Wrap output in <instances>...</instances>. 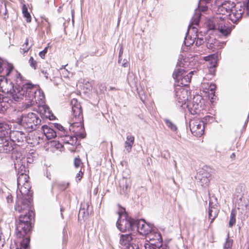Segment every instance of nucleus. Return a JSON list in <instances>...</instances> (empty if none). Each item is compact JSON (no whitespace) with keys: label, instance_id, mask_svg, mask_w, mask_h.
Returning <instances> with one entry per match:
<instances>
[{"label":"nucleus","instance_id":"1","mask_svg":"<svg viewBox=\"0 0 249 249\" xmlns=\"http://www.w3.org/2000/svg\"><path fill=\"white\" fill-rule=\"evenodd\" d=\"M13 81H8L7 78L0 77V91L4 95H1L2 104L1 110H6L12 103L21 101L25 98L24 106L25 108H28L37 102L36 94H39V98L42 100L44 98V93L36 85L27 83L23 85V78L17 71L13 72Z\"/></svg>","mask_w":249,"mask_h":249},{"label":"nucleus","instance_id":"2","mask_svg":"<svg viewBox=\"0 0 249 249\" xmlns=\"http://www.w3.org/2000/svg\"><path fill=\"white\" fill-rule=\"evenodd\" d=\"M30 184H25L23 186H18L17 191V200L15 209L18 212L22 211L26 212L30 208L32 200V192L30 190Z\"/></svg>","mask_w":249,"mask_h":249},{"label":"nucleus","instance_id":"3","mask_svg":"<svg viewBox=\"0 0 249 249\" xmlns=\"http://www.w3.org/2000/svg\"><path fill=\"white\" fill-rule=\"evenodd\" d=\"M21 213L23 214H20L19 217V220L16 226L17 235L21 238L24 236L30 230L31 220L34 217V213L28 208V210L22 211Z\"/></svg>","mask_w":249,"mask_h":249},{"label":"nucleus","instance_id":"4","mask_svg":"<svg viewBox=\"0 0 249 249\" xmlns=\"http://www.w3.org/2000/svg\"><path fill=\"white\" fill-rule=\"evenodd\" d=\"M41 122L38 115L33 112L23 114L17 119V123L29 132L36 129Z\"/></svg>","mask_w":249,"mask_h":249},{"label":"nucleus","instance_id":"5","mask_svg":"<svg viewBox=\"0 0 249 249\" xmlns=\"http://www.w3.org/2000/svg\"><path fill=\"white\" fill-rule=\"evenodd\" d=\"M70 130H72L75 136H72L65 133L63 137H61L64 143L75 145L77 142V137L84 138L86 136L83 124L81 122H74L71 125Z\"/></svg>","mask_w":249,"mask_h":249},{"label":"nucleus","instance_id":"6","mask_svg":"<svg viewBox=\"0 0 249 249\" xmlns=\"http://www.w3.org/2000/svg\"><path fill=\"white\" fill-rule=\"evenodd\" d=\"M195 72L196 71H191L187 73L182 68L175 70L173 74V77L176 81V86L182 87L188 86Z\"/></svg>","mask_w":249,"mask_h":249},{"label":"nucleus","instance_id":"7","mask_svg":"<svg viewBox=\"0 0 249 249\" xmlns=\"http://www.w3.org/2000/svg\"><path fill=\"white\" fill-rule=\"evenodd\" d=\"M225 17H221V16H217L214 18L213 20L210 21L212 23V26L210 27L211 29L218 30L220 33L223 35L227 36L231 33V28L228 26V24H226L224 21Z\"/></svg>","mask_w":249,"mask_h":249},{"label":"nucleus","instance_id":"8","mask_svg":"<svg viewBox=\"0 0 249 249\" xmlns=\"http://www.w3.org/2000/svg\"><path fill=\"white\" fill-rule=\"evenodd\" d=\"M249 17L246 15V6L245 3L238 2L234 5L230 14H229L230 19L234 23H237L243 17Z\"/></svg>","mask_w":249,"mask_h":249},{"label":"nucleus","instance_id":"9","mask_svg":"<svg viewBox=\"0 0 249 249\" xmlns=\"http://www.w3.org/2000/svg\"><path fill=\"white\" fill-rule=\"evenodd\" d=\"M175 96L178 103L177 105L184 108L185 107L188 106L186 103L188 100V91L183 87L176 86Z\"/></svg>","mask_w":249,"mask_h":249},{"label":"nucleus","instance_id":"10","mask_svg":"<svg viewBox=\"0 0 249 249\" xmlns=\"http://www.w3.org/2000/svg\"><path fill=\"white\" fill-rule=\"evenodd\" d=\"M36 100L37 102L35 103V104H37L38 111L40 114L44 117L48 118L50 120H54L55 118V116L52 113L49 107L45 104V95H44L43 99L41 100L39 98V94H36Z\"/></svg>","mask_w":249,"mask_h":249},{"label":"nucleus","instance_id":"11","mask_svg":"<svg viewBox=\"0 0 249 249\" xmlns=\"http://www.w3.org/2000/svg\"><path fill=\"white\" fill-rule=\"evenodd\" d=\"M135 220L131 218V217H126L125 218L118 219L116 226L117 228L121 232H125L129 231L135 230Z\"/></svg>","mask_w":249,"mask_h":249},{"label":"nucleus","instance_id":"12","mask_svg":"<svg viewBox=\"0 0 249 249\" xmlns=\"http://www.w3.org/2000/svg\"><path fill=\"white\" fill-rule=\"evenodd\" d=\"M15 167L16 170H18V186H23L25 184H30L28 181L29 176L25 173V166L23 165L22 164L20 165V163H18V161L17 160L16 161H15Z\"/></svg>","mask_w":249,"mask_h":249},{"label":"nucleus","instance_id":"13","mask_svg":"<svg viewBox=\"0 0 249 249\" xmlns=\"http://www.w3.org/2000/svg\"><path fill=\"white\" fill-rule=\"evenodd\" d=\"M192 133L196 137L201 136L204 132V124L199 120H191L189 124Z\"/></svg>","mask_w":249,"mask_h":249},{"label":"nucleus","instance_id":"14","mask_svg":"<svg viewBox=\"0 0 249 249\" xmlns=\"http://www.w3.org/2000/svg\"><path fill=\"white\" fill-rule=\"evenodd\" d=\"M211 0H200L198 5V9L195 10V13L192 18V24L193 25H198L199 22V19L201 17L200 11L205 12L208 9V7L206 4L210 2Z\"/></svg>","mask_w":249,"mask_h":249},{"label":"nucleus","instance_id":"15","mask_svg":"<svg viewBox=\"0 0 249 249\" xmlns=\"http://www.w3.org/2000/svg\"><path fill=\"white\" fill-rule=\"evenodd\" d=\"M135 230L142 235H146L151 233L152 227L149 224H147L143 219L135 220Z\"/></svg>","mask_w":249,"mask_h":249},{"label":"nucleus","instance_id":"16","mask_svg":"<svg viewBox=\"0 0 249 249\" xmlns=\"http://www.w3.org/2000/svg\"><path fill=\"white\" fill-rule=\"evenodd\" d=\"M71 106L75 121H80L83 118L81 106L77 99L73 98L71 101Z\"/></svg>","mask_w":249,"mask_h":249},{"label":"nucleus","instance_id":"17","mask_svg":"<svg viewBox=\"0 0 249 249\" xmlns=\"http://www.w3.org/2000/svg\"><path fill=\"white\" fill-rule=\"evenodd\" d=\"M10 139L14 144L20 145L26 139V135L24 133L19 131H13L9 132Z\"/></svg>","mask_w":249,"mask_h":249},{"label":"nucleus","instance_id":"18","mask_svg":"<svg viewBox=\"0 0 249 249\" xmlns=\"http://www.w3.org/2000/svg\"><path fill=\"white\" fill-rule=\"evenodd\" d=\"M14 144L8 136L4 137L0 142V152L7 153L14 149Z\"/></svg>","mask_w":249,"mask_h":249},{"label":"nucleus","instance_id":"19","mask_svg":"<svg viewBox=\"0 0 249 249\" xmlns=\"http://www.w3.org/2000/svg\"><path fill=\"white\" fill-rule=\"evenodd\" d=\"M211 177V174L202 169L197 173L196 178L199 180L201 186H206L208 185Z\"/></svg>","mask_w":249,"mask_h":249},{"label":"nucleus","instance_id":"20","mask_svg":"<svg viewBox=\"0 0 249 249\" xmlns=\"http://www.w3.org/2000/svg\"><path fill=\"white\" fill-rule=\"evenodd\" d=\"M13 66L12 64L6 62H4L0 59V77L3 76L4 78L6 76H9L10 73L13 74Z\"/></svg>","mask_w":249,"mask_h":249},{"label":"nucleus","instance_id":"21","mask_svg":"<svg viewBox=\"0 0 249 249\" xmlns=\"http://www.w3.org/2000/svg\"><path fill=\"white\" fill-rule=\"evenodd\" d=\"M234 5V3L230 1L223 3L218 8V12L219 13V16L222 15V17L223 16H229V14H230Z\"/></svg>","mask_w":249,"mask_h":249},{"label":"nucleus","instance_id":"22","mask_svg":"<svg viewBox=\"0 0 249 249\" xmlns=\"http://www.w3.org/2000/svg\"><path fill=\"white\" fill-rule=\"evenodd\" d=\"M133 237L131 233L121 234L119 244L124 249H129L131 245Z\"/></svg>","mask_w":249,"mask_h":249},{"label":"nucleus","instance_id":"23","mask_svg":"<svg viewBox=\"0 0 249 249\" xmlns=\"http://www.w3.org/2000/svg\"><path fill=\"white\" fill-rule=\"evenodd\" d=\"M218 53H213L210 54L208 56L204 57V60L206 61H210V66L208 67L210 68L209 72L212 75L214 74L215 69L214 68L216 67V61L218 59Z\"/></svg>","mask_w":249,"mask_h":249},{"label":"nucleus","instance_id":"24","mask_svg":"<svg viewBox=\"0 0 249 249\" xmlns=\"http://www.w3.org/2000/svg\"><path fill=\"white\" fill-rule=\"evenodd\" d=\"M42 130L48 139L54 138L57 136V131L48 125H43L42 126Z\"/></svg>","mask_w":249,"mask_h":249},{"label":"nucleus","instance_id":"25","mask_svg":"<svg viewBox=\"0 0 249 249\" xmlns=\"http://www.w3.org/2000/svg\"><path fill=\"white\" fill-rule=\"evenodd\" d=\"M219 210L217 207L212 205L211 201L209 202V208L208 211L209 219L211 220V223H213L215 218L217 216Z\"/></svg>","mask_w":249,"mask_h":249},{"label":"nucleus","instance_id":"26","mask_svg":"<svg viewBox=\"0 0 249 249\" xmlns=\"http://www.w3.org/2000/svg\"><path fill=\"white\" fill-rule=\"evenodd\" d=\"M127 80L131 87H136L138 83V78L132 72H129L127 74Z\"/></svg>","mask_w":249,"mask_h":249},{"label":"nucleus","instance_id":"27","mask_svg":"<svg viewBox=\"0 0 249 249\" xmlns=\"http://www.w3.org/2000/svg\"><path fill=\"white\" fill-rule=\"evenodd\" d=\"M10 132L9 125L4 123L0 122V138L8 136Z\"/></svg>","mask_w":249,"mask_h":249},{"label":"nucleus","instance_id":"28","mask_svg":"<svg viewBox=\"0 0 249 249\" xmlns=\"http://www.w3.org/2000/svg\"><path fill=\"white\" fill-rule=\"evenodd\" d=\"M134 137L131 134H127L126 140L125 142V149L129 153L132 149V146L134 143Z\"/></svg>","mask_w":249,"mask_h":249},{"label":"nucleus","instance_id":"29","mask_svg":"<svg viewBox=\"0 0 249 249\" xmlns=\"http://www.w3.org/2000/svg\"><path fill=\"white\" fill-rule=\"evenodd\" d=\"M120 187L122 189L124 194H127L130 188V185L127 182L126 178H123L120 181Z\"/></svg>","mask_w":249,"mask_h":249},{"label":"nucleus","instance_id":"30","mask_svg":"<svg viewBox=\"0 0 249 249\" xmlns=\"http://www.w3.org/2000/svg\"><path fill=\"white\" fill-rule=\"evenodd\" d=\"M219 42L217 40H214L213 43V42H211L210 40H208L207 43V47L209 49L213 50V52L218 50L219 49H221L223 44L220 46L219 48H218V44Z\"/></svg>","mask_w":249,"mask_h":249},{"label":"nucleus","instance_id":"31","mask_svg":"<svg viewBox=\"0 0 249 249\" xmlns=\"http://www.w3.org/2000/svg\"><path fill=\"white\" fill-rule=\"evenodd\" d=\"M163 121L166 126L173 132L177 133L178 131L177 126L171 120L165 118Z\"/></svg>","mask_w":249,"mask_h":249},{"label":"nucleus","instance_id":"32","mask_svg":"<svg viewBox=\"0 0 249 249\" xmlns=\"http://www.w3.org/2000/svg\"><path fill=\"white\" fill-rule=\"evenodd\" d=\"M54 128L57 130V134L60 137H62L65 135V133H68L64 127L59 124H55L53 125Z\"/></svg>","mask_w":249,"mask_h":249},{"label":"nucleus","instance_id":"33","mask_svg":"<svg viewBox=\"0 0 249 249\" xmlns=\"http://www.w3.org/2000/svg\"><path fill=\"white\" fill-rule=\"evenodd\" d=\"M7 13V10L6 8V3L5 1H0V15L1 16H4L3 18H6V15Z\"/></svg>","mask_w":249,"mask_h":249},{"label":"nucleus","instance_id":"34","mask_svg":"<svg viewBox=\"0 0 249 249\" xmlns=\"http://www.w3.org/2000/svg\"><path fill=\"white\" fill-rule=\"evenodd\" d=\"M22 10L23 16L26 19V21L27 22H31V17L30 13L28 12V9L27 6L25 4H23L22 5Z\"/></svg>","mask_w":249,"mask_h":249},{"label":"nucleus","instance_id":"35","mask_svg":"<svg viewBox=\"0 0 249 249\" xmlns=\"http://www.w3.org/2000/svg\"><path fill=\"white\" fill-rule=\"evenodd\" d=\"M236 212L234 210H232L231 211L230 214V218L229 223V227H232V226L236 222Z\"/></svg>","mask_w":249,"mask_h":249},{"label":"nucleus","instance_id":"36","mask_svg":"<svg viewBox=\"0 0 249 249\" xmlns=\"http://www.w3.org/2000/svg\"><path fill=\"white\" fill-rule=\"evenodd\" d=\"M187 63V58H183L181 57L179 58L177 65L179 67L186 68L188 66Z\"/></svg>","mask_w":249,"mask_h":249},{"label":"nucleus","instance_id":"37","mask_svg":"<svg viewBox=\"0 0 249 249\" xmlns=\"http://www.w3.org/2000/svg\"><path fill=\"white\" fill-rule=\"evenodd\" d=\"M30 239L28 237L24 238L20 243V249H29Z\"/></svg>","mask_w":249,"mask_h":249},{"label":"nucleus","instance_id":"38","mask_svg":"<svg viewBox=\"0 0 249 249\" xmlns=\"http://www.w3.org/2000/svg\"><path fill=\"white\" fill-rule=\"evenodd\" d=\"M233 240L229 238V235L228 234L226 242L224 245V249H231L232 246Z\"/></svg>","mask_w":249,"mask_h":249},{"label":"nucleus","instance_id":"39","mask_svg":"<svg viewBox=\"0 0 249 249\" xmlns=\"http://www.w3.org/2000/svg\"><path fill=\"white\" fill-rule=\"evenodd\" d=\"M46 67H43V68L40 67V71L44 77L46 79H48V68H49V65L47 63L45 64Z\"/></svg>","mask_w":249,"mask_h":249},{"label":"nucleus","instance_id":"40","mask_svg":"<svg viewBox=\"0 0 249 249\" xmlns=\"http://www.w3.org/2000/svg\"><path fill=\"white\" fill-rule=\"evenodd\" d=\"M118 214L119 216V219H122L123 217L125 218L128 217L125 213V210L124 208L121 207L120 210L118 212Z\"/></svg>","mask_w":249,"mask_h":249},{"label":"nucleus","instance_id":"41","mask_svg":"<svg viewBox=\"0 0 249 249\" xmlns=\"http://www.w3.org/2000/svg\"><path fill=\"white\" fill-rule=\"evenodd\" d=\"M195 41L194 39H192L191 37L190 38L189 36H186L184 43L185 46L188 47L190 46L191 45H193L195 43Z\"/></svg>","mask_w":249,"mask_h":249},{"label":"nucleus","instance_id":"42","mask_svg":"<svg viewBox=\"0 0 249 249\" xmlns=\"http://www.w3.org/2000/svg\"><path fill=\"white\" fill-rule=\"evenodd\" d=\"M29 63L30 66L34 70H36L37 67V62L35 60L34 58L31 56L29 60Z\"/></svg>","mask_w":249,"mask_h":249},{"label":"nucleus","instance_id":"43","mask_svg":"<svg viewBox=\"0 0 249 249\" xmlns=\"http://www.w3.org/2000/svg\"><path fill=\"white\" fill-rule=\"evenodd\" d=\"M51 146H54L56 149H58L62 147V144L58 141H53L50 142Z\"/></svg>","mask_w":249,"mask_h":249},{"label":"nucleus","instance_id":"44","mask_svg":"<svg viewBox=\"0 0 249 249\" xmlns=\"http://www.w3.org/2000/svg\"><path fill=\"white\" fill-rule=\"evenodd\" d=\"M216 88V86L214 84H211L209 87L208 90L211 91V92L209 93L210 95H212L213 96L211 97V98L212 99H213V96H214V90Z\"/></svg>","mask_w":249,"mask_h":249},{"label":"nucleus","instance_id":"45","mask_svg":"<svg viewBox=\"0 0 249 249\" xmlns=\"http://www.w3.org/2000/svg\"><path fill=\"white\" fill-rule=\"evenodd\" d=\"M74 165L76 168L81 167L83 165V163L79 157L74 159Z\"/></svg>","mask_w":249,"mask_h":249},{"label":"nucleus","instance_id":"46","mask_svg":"<svg viewBox=\"0 0 249 249\" xmlns=\"http://www.w3.org/2000/svg\"><path fill=\"white\" fill-rule=\"evenodd\" d=\"M32 45L33 44L31 43L29 46H25V44H23L22 46V48H20V52L22 53H24L27 52L31 48Z\"/></svg>","mask_w":249,"mask_h":249},{"label":"nucleus","instance_id":"47","mask_svg":"<svg viewBox=\"0 0 249 249\" xmlns=\"http://www.w3.org/2000/svg\"><path fill=\"white\" fill-rule=\"evenodd\" d=\"M205 40L206 38H197V40L196 41L195 45L196 46L198 47L202 45Z\"/></svg>","mask_w":249,"mask_h":249},{"label":"nucleus","instance_id":"48","mask_svg":"<svg viewBox=\"0 0 249 249\" xmlns=\"http://www.w3.org/2000/svg\"><path fill=\"white\" fill-rule=\"evenodd\" d=\"M98 89L100 92H103L106 90V86L105 83H100L98 85Z\"/></svg>","mask_w":249,"mask_h":249},{"label":"nucleus","instance_id":"49","mask_svg":"<svg viewBox=\"0 0 249 249\" xmlns=\"http://www.w3.org/2000/svg\"><path fill=\"white\" fill-rule=\"evenodd\" d=\"M242 3H245L246 6V15L249 16V0H245Z\"/></svg>","mask_w":249,"mask_h":249},{"label":"nucleus","instance_id":"50","mask_svg":"<svg viewBox=\"0 0 249 249\" xmlns=\"http://www.w3.org/2000/svg\"><path fill=\"white\" fill-rule=\"evenodd\" d=\"M201 107V105L199 103H197L196 104H193V108L194 109V111L195 113H197V110L199 109V108Z\"/></svg>","mask_w":249,"mask_h":249},{"label":"nucleus","instance_id":"51","mask_svg":"<svg viewBox=\"0 0 249 249\" xmlns=\"http://www.w3.org/2000/svg\"><path fill=\"white\" fill-rule=\"evenodd\" d=\"M82 176H83V173L82 172V171L80 170L79 171V172L76 175V178H78V180H80L81 178H82Z\"/></svg>","mask_w":249,"mask_h":249},{"label":"nucleus","instance_id":"52","mask_svg":"<svg viewBox=\"0 0 249 249\" xmlns=\"http://www.w3.org/2000/svg\"><path fill=\"white\" fill-rule=\"evenodd\" d=\"M6 199L8 203H11L13 201V196L11 195H9L6 197Z\"/></svg>","mask_w":249,"mask_h":249},{"label":"nucleus","instance_id":"53","mask_svg":"<svg viewBox=\"0 0 249 249\" xmlns=\"http://www.w3.org/2000/svg\"><path fill=\"white\" fill-rule=\"evenodd\" d=\"M123 49L122 47H121L119 51V60H118L119 63L120 62V61L122 59L121 56H122V55L123 54Z\"/></svg>","mask_w":249,"mask_h":249},{"label":"nucleus","instance_id":"54","mask_svg":"<svg viewBox=\"0 0 249 249\" xmlns=\"http://www.w3.org/2000/svg\"><path fill=\"white\" fill-rule=\"evenodd\" d=\"M2 100H1V94L0 95V105H1V104H2ZM1 109H2V107H1V106H0V113H4V112L6 111V110H1Z\"/></svg>","mask_w":249,"mask_h":249},{"label":"nucleus","instance_id":"55","mask_svg":"<svg viewBox=\"0 0 249 249\" xmlns=\"http://www.w3.org/2000/svg\"><path fill=\"white\" fill-rule=\"evenodd\" d=\"M155 236L157 237V240H158L159 243H160V242H161V240H162L160 234L159 233H157L155 235Z\"/></svg>","mask_w":249,"mask_h":249},{"label":"nucleus","instance_id":"56","mask_svg":"<svg viewBox=\"0 0 249 249\" xmlns=\"http://www.w3.org/2000/svg\"><path fill=\"white\" fill-rule=\"evenodd\" d=\"M46 53H44L42 51L40 52L39 53V55L40 56L41 58H44L45 56Z\"/></svg>","mask_w":249,"mask_h":249},{"label":"nucleus","instance_id":"57","mask_svg":"<svg viewBox=\"0 0 249 249\" xmlns=\"http://www.w3.org/2000/svg\"><path fill=\"white\" fill-rule=\"evenodd\" d=\"M145 249H154L153 247H151L149 244H146L144 246Z\"/></svg>","mask_w":249,"mask_h":249},{"label":"nucleus","instance_id":"58","mask_svg":"<svg viewBox=\"0 0 249 249\" xmlns=\"http://www.w3.org/2000/svg\"><path fill=\"white\" fill-rule=\"evenodd\" d=\"M4 241H2V236L0 234V245H1L2 246H3Z\"/></svg>","mask_w":249,"mask_h":249},{"label":"nucleus","instance_id":"59","mask_svg":"<svg viewBox=\"0 0 249 249\" xmlns=\"http://www.w3.org/2000/svg\"><path fill=\"white\" fill-rule=\"evenodd\" d=\"M122 66L124 67H127L128 66V62L126 61L122 65Z\"/></svg>","mask_w":249,"mask_h":249},{"label":"nucleus","instance_id":"60","mask_svg":"<svg viewBox=\"0 0 249 249\" xmlns=\"http://www.w3.org/2000/svg\"><path fill=\"white\" fill-rule=\"evenodd\" d=\"M28 44H29V39H28V38H27L26 39V41H25V43H24V44H25V46H28Z\"/></svg>","mask_w":249,"mask_h":249},{"label":"nucleus","instance_id":"61","mask_svg":"<svg viewBox=\"0 0 249 249\" xmlns=\"http://www.w3.org/2000/svg\"><path fill=\"white\" fill-rule=\"evenodd\" d=\"M48 47H46L45 48V49L42 51L46 54V53L48 51Z\"/></svg>","mask_w":249,"mask_h":249},{"label":"nucleus","instance_id":"62","mask_svg":"<svg viewBox=\"0 0 249 249\" xmlns=\"http://www.w3.org/2000/svg\"><path fill=\"white\" fill-rule=\"evenodd\" d=\"M231 158L232 159H234L235 158V153H233L231 155Z\"/></svg>","mask_w":249,"mask_h":249},{"label":"nucleus","instance_id":"63","mask_svg":"<svg viewBox=\"0 0 249 249\" xmlns=\"http://www.w3.org/2000/svg\"><path fill=\"white\" fill-rule=\"evenodd\" d=\"M74 13V9H72L71 10V15H72V18H73Z\"/></svg>","mask_w":249,"mask_h":249},{"label":"nucleus","instance_id":"64","mask_svg":"<svg viewBox=\"0 0 249 249\" xmlns=\"http://www.w3.org/2000/svg\"><path fill=\"white\" fill-rule=\"evenodd\" d=\"M38 139H39V140H38V141L37 142V144L40 143V141H42V139H41L40 138V137H38Z\"/></svg>","mask_w":249,"mask_h":249}]
</instances>
